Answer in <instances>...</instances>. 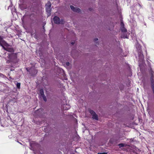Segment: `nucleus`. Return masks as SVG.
I'll list each match as a JSON object with an SVG mask.
<instances>
[{
    "mask_svg": "<svg viewBox=\"0 0 154 154\" xmlns=\"http://www.w3.org/2000/svg\"><path fill=\"white\" fill-rule=\"evenodd\" d=\"M40 96L42 97L44 100L45 101H46L47 100V99L46 97H45L44 94V92L43 90L41 89L40 91Z\"/></svg>",
    "mask_w": 154,
    "mask_h": 154,
    "instance_id": "0eeeda50",
    "label": "nucleus"
},
{
    "mask_svg": "<svg viewBox=\"0 0 154 154\" xmlns=\"http://www.w3.org/2000/svg\"><path fill=\"white\" fill-rule=\"evenodd\" d=\"M74 44V43L73 42L71 43V44H72V45H73Z\"/></svg>",
    "mask_w": 154,
    "mask_h": 154,
    "instance_id": "412c9836",
    "label": "nucleus"
},
{
    "mask_svg": "<svg viewBox=\"0 0 154 154\" xmlns=\"http://www.w3.org/2000/svg\"><path fill=\"white\" fill-rule=\"evenodd\" d=\"M92 118L94 119H95L96 120H98V117L96 113L95 114L93 115H92Z\"/></svg>",
    "mask_w": 154,
    "mask_h": 154,
    "instance_id": "9b49d317",
    "label": "nucleus"
},
{
    "mask_svg": "<svg viewBox=\"0 0 154 154\" xmlns=\"http://www.w3.org/2000/svg\"><path fill=\"white\" fill-rule=\"evenodd\" d=\"M62 107L63 110H68L70 108V106L69 105L66 104L63 105Z\"/></svg>",
    "mask_w": 154,
    "mask_h": 154,
    "instance_id": "1a4fd4ad",
    "label": "nucleus"
},
{
    "mask_svg": "<svg viewBox=\"0 0 154 154\" xmlns=\"http://www.w3.org/2000/svg\"><path fill=\"white\" fill-rule=\"evenodd\" d=\"M70 7L71 10L75 12H79L80 11V9L79 8H75L72 5H71Z\"/></svg>",
    "mask_w": 154,
    "mask_h": 154,
    "instance_id": "6e6552de",
    "label": "nucleus"
},
{
    "mask_svg": "<svg viewBox=\"0 0 154 154\" xmlns=\"http://www.w3.org/2000/svg\"><path fill=\"white\" fill-rule=\"evenodd\" d=\"M98 154H107V153L106 152H103V153H98Z\"/></svg>",
    "mask_w": 154,
    "mask_h": 154,
    "instance_id": "dca6fc26",
    "label": "nucleus"
},
{
    "mask_svg": "<svg viewBox=\"0 0 154 154\" xmlns=\"http://www.w3.org/2000/svg\"><path fill=\"white\" fill-rule=\"evenodd\" d=\"M28 68H27V69H26L29 72L30 71H29V70H28Z\"/></svg>",
    "mask_w": 154,
    "mask_h": 154,
    "instance_id": "aec40b11",
    "label": "nucleus"
},
{
    "mask_svg": "<svg viewBox=\"0 0 154 154\" xmlns=\"http://www.w3.org/2000/svg\"><path fill=\"white\" fill-rule=\"evenodd\" d=\"M136 47L137 48V49L139 51V52L140 53V54H139V58L140 60H140V61H142L143 59V54H141V51L140 50V49H141V46L139 44H137L136 45Z\"/></svg>",
    "mask_w": 154,
    "mask_h": 154,
    "instance_id": "7ed1b4c3",
    "label": "nucleus"
},
{
    "mask_svg": "<svg viewBox=\"0 0 154 154\" xmlns=\"http://www.w3.org/2000/svg\"><path fill=\"white\" fill-rule=\"evenodd\" d=\"M89 112L92 115L95 114V113L92 110H90Z\"/></svg>",
    "mask_w": 154,
    "mask_h": 154,
    "instance_id": "f8f14e48",
    "label": "nucleus"
},
{
    "mask_svg": "<svg viewBox=\"0 0 154 154\" xmlns=\"http://www.w3.org/2000/svg\"><path fill=\"white\" fill-rule=\"evenodd\" d=\"M124 144L123 143H120L119 144V146L120 147H121L124 146Z\"/></svg>",
    "mask_w": 154,
    "mask_h": 154,
    "instance_id": "4468645a",
    "label": "nucleus"
},
{
    "mask_svg": "<svg viewBox=\"0 0 154 154\" xmlns=\"http://www.w3.org/2000/svg\"><path fill=\"white\" fill-rule=\"evenodd\" d=\"M152 76L150 78L151 82V87L152 90H154V73L153 72H151Z\"/></svg>",
    "mask_w": 154,
    "mask_h": 154,
    "instance_id": "423d86ee",
    "label": "nucleus"
},
{
    "mask_svg": "<svg viewBox=\"0 0 154 154\" xmlns=\"http://www.w3.org/2000/svg\"><path fill=\"white\" fill-rule=\"evenodd\" d=\"M54 23L56 24H63L64 22L63 20H60V18L57 16H55L54 17Z\"/></svg>",
    "mask_w": 154,
    "mask_h": 154,
    "instance_id": "39448f33",
    "label": "nucleus"
},
{
    "mask_svg": "<svg viewBox=\"0 0 154 154\" xmlns=\"http://www.w3.org/2000/svg\"><path fill=\"white\" fill-rule=\"evenodd\" d=\"M20 83H17L16 84V86L17 88H20Z\"/></svg>",
    "mask_w": 154,
    "mask_h": 154,
    "instance_id": "ddd939ff",
    "label": "nucleus"
},
{
    "mask_svg": "<svg viewBox=\"0 0 154 154\" xmlns=\"http://www.w3.org/2000/svg\"><path fill=\"white\" fill-rule=\"evenodd\" d=\"M66 66H69V63L68 62H67L66 63Z\"/></svg>",
    "mask_w": 154,
    "mask_h": 154,
    "instance_id": "2eb2a0df",
    "label": "nucleus"
},
{
    "mask_svg": "<svg viewBox=\"0 0 154 154\" xmlns=\"http://www.w3.org/2000/svg\"><path fill=\"white\" fill-rule=\"evenodd\" d=\"M0 45L4 49L9 51H11L13 50L12 49L9 48H5L4 46L8 47L9 46L8 44L3 39V38L0 36Z\"/></svg>",
    "mask_w": 154,
    "mask_h": 154,
    "instance_id": "f03ea898",
    "label": "nucleus"
},
{
    "mask_svg": "<svg viewBox=\"0 0 154 154\" xmlns=\"http://www.w3.org/2000/svg\"><path fill=\"white\" fill-rule=\"evenodd\" d=\"M37 73V71L36 70H35V73Z\"/></svg>",
    "mask_w": 154,
    "mask_h": 154,
    "instance_id": "6ab92c4d",
    "label": "nucleus"
},
{
    "mask_svg": "<svg viewBox=\"0 0 154 154\" xmlns=\"http://www.w3.org/2000/svg\"><path fill=\"white\" fill-rule=\"evenodd\" d=\"M46 12L48 13V16H49L51 14V3L48 2L46 5Z\"/></svg>",
    "mask_w": 154,
    "mask_h": 154,
    "instance_id": "20e7f679",
    "label": "nucleus"
},
{
    "mask_svg": "<svg viewBox=\"0 0 154 154\" xmlns=\"http://www.w3.org/2000/svg\"><path fill=\"white\" fill-rule=\"evenodd\" d=\"M121 29L122 32H125L126 31V29L124 27V24L122 22L121 23Z\"/></svg>",
    "mask_w": 154,
    "mask_h": 154,
    "instance_id": "9d476101",
    "label": "nucleus"
},
{
    "mask_svg": "<svg viewBox=\"0 0 154 154\" xmlns=\"http://www.w3.org/2000/svg\"><path fill=\"white\" fill-rule=\"evenodd\" d=\"M94 41H97L98 40V39L97 38H96L94 39Z\"/></svg>",
    "mask_w": 154,
    "mask_h": 154,
    "instance_id": "f3484780",
    "label": "nucleus"
},
{
    "mask_svg": "<svg viewBox=\"0 0 154 154\" xmlns=\"http://www.w3.org/2000/svg\"><path fill=\"white\" fill-rule=\"evenodd\" d=\"M121 37L122 38H127L126 37H125V36H121Z\"/></svg>",
    "mask_w": 154,
    "mask_h": 154,
    "instance_id": "a211bd4d",
    "label": "nucleus"
},
{
    "mask_svg": "<svg viewBox=\"0 0 154 154\" xmlns=\"http://www.w3.org/2000/svg\"><path fill=\"white\" fill-rule=\"evenodd\" d=\"M5 58L7 62H13L15 63L17 60V56L15 54L6 52L5 53Z\"/></svg>",
    "mask_w": 154,
    "mask_h": 154,
    "instance_id": "f257e3e1",
    "label": "nucleus"
}]
</instances>
